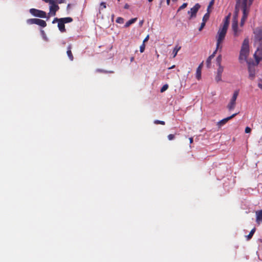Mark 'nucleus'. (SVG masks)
<instances>
[{"mask_svg":"<svg viewBox=\"0 0 262 262\" xmlns=\"http://www.w3.org/2000/svg\"><path fill=\"white\" fill-rule=\"evenodd\" d=\"M235 2L234 14H236L238 16L240 10L243 12H249L250 7L252 4V3H250V0H235Z\"/></svg>","mask_w":262,"mask_h":262,"instance_id":"2","label":"nucleus"},{"mask_svg":"<svg viewBox=\"0 0 262 262\" xmlns=\"http://www.w3.org/2000/svg\"><path fill=\"white\" fill-rule=\"evenodd\" d=\"M173 2H176L177 0H172Z\"/></svg>","mask_w":262,"mask_h":262,"instance_id":"52","label":"nucleus"},{"mask_svg":"<svg viewBox=\"0 0 262 262\" xmlns=\"http://www.w3.org/2000/svg\"><path fill=\"white\" fill-rule=\"evenodd\" d=\"M203 65V62H202L199 66L198 67L196 72V78L199 80L201 77V70Z\"/></svg>","mask_w":262,"mask_h":262,"instance_id":"16","label":"nucleus"},{"mask_svg":"<svg viewBox=\"0 0 262 262\" xmlns=\"http://www.w3.org/2000/svg\"><path fill=\"white\" fill-rule=\"evenodd\" d=\"M60 20H62L63 23H69L73 21V18L70 17L61 18Z\"/></svg>","mask_w":262,"mask_h":262,"instance_id":"24","label":"nucleus"},{"mask_svg":"<svg viewBox=\"0 0 262 262\" xmlns=\"http://www.w3.org/2000/svg\"><path fill=\"white\" fill-rule=\"evenodd\" d=\"M254 42L262 40V26L258 27L254 29Z\"/></svg>","mask_w":262,"mask_h":262,"instance_id":"6","label":"nucleus"},{"mask_svg":"<svg viewBox=\"0 0 262 262\" xmlns=\"http://www.w3.org/2000/svg\"><path fill=\"white\" fill-rule=\"evenodd\" d=\"M241 49L249 51V40L248 38H245L244 40Z\"/></svg>","mask_w":262,"mask_h":262,"instance_id":"14","label":"nucleus"},{"mask_svg":"<svg viewBox=\"0 0 262 262\" xmlns=\"http://www.w3.org/2000/svg\"><path fill=\"white\" fill-rule=\"evenodd\" d=\"M72 45H69L68 46V48H67V55L69 58V59L71 60V61H73L74 60V56L73 55V54L72 53Z\"/></svg>","mask_w":262,"mask_h":262,"instance_id":"15","label":"nucleus"},{"mask_svg":"<svg viewBox=\"0 0 262 262\" xmlns=\"http://www.w3.org/2000/svg\"><path fill=\"white\" fill-rule=\"evenodd\" d=\"M222 60V55L220 54L217 57V58L216 59V64H217V66H222L221 65Z\"/></svg>","mask_w":262,"mask_h":262,"instance_id":"26","label":"nucleus"},{"mask_svg":"<svg viewBox=\"0 0 262 262\" xmlns=\"http://www.w3.org/2000/svg\"><path fill=\"white\" fill-rule=\"evenodd\" d=\"M230 16L231 14L229 13L227 16L225 17L223 20V25L220 26V28L217 31L216 36V49H221L222 48V46H221V45L225 38L229 25Z\"/></svg>","mask_w":262,"mask_h":262,"instance_id":"1","label":"nucleus"},{"mask_svg":"<svg viewBox=\"0 0 262 262\" xmlns=\"http://www.w3.org/2000/svg\"><path fill=\"white\" fill-rule=\"evenodd\" d=\"M170 0H166V3L167 5H169Z\"/></svg>","mask_w":262,"mask_h":262,"instance_id":"47","label":"nucleus"},{"mask_svg":"<svg viewBox=\"0 0 262 262\" xmlns=\"http://www.w3.org/2000/svg\"><path fill=\"white\" fill-rule=\"evenodd\" d=\"M174 138V135H173V134H169V135L168 136V139L169 140H173Z\"/></svg>","mask_w":262,"mask_h":262,"instance_id":"39","label":"nucleus"},{"mask_svg":"<svg viewBox=\"0 0 262 262\" xmlns=\"http://www.w3.org/2000/svg\"><path fill=\"white\" fill-rule=\"evenodd\" d=\"M134 57H132V58H130V61H133L134 60Z\"/></svg>","mask_w":262,"mask_h":262,"instance_id":"49","label":"nucleus"},{"mask_svg":"<svg viewBox=\"0 0 262 262\" xmlns=\"http://www.w3.org/2000/svg\"><path fill=\"white\" fill-rule=\"evenodd\" d=\"M249 51L241 50L239 59L240 60H246L249 55Z\"/></svg>","mask_w":262,"mask_h":262,"instance_id":"12","label":"nucleus"},{"mask_svg":"<svg viewBox=\"0 0 262 262\" xmlns=\"http://www.w3.org/2000/svg\"><path fill=\"white\" fill-rule=\"evenodd\" d=\"M154 123L156 124H161V125H165V123L163 121H160L158 120H156L154 121Z\"/></svg>","mask_w":262,"mask_h":262,"instance_id":"31","label":"nucleus"},{"mask_svg":"<svg viewBox=\"0 0 262 262\" xmlns=\"http://www.w3.org/2000/svg\"><path fill=\"white\" fill-rule=\"evenodd\" d=\"M253 0H250V3H253Z\"/></svg>","mask_w":262,"mask_h":262,"instance_id":"51","label":"nucleus"},{"mask_svg":"<svg viewBox=\"0 0 262 262\" xmlns=\"http://www.w3.org/2000/svg\"><path fill=\"white\" fill-rule=\"evenodd\" d=\"M118 1H119H119H120V0H118Z\"/></svg>","mask_w":262,"mask_h":262,"instance_id":"53","label":"nucleus"},{"mask_svg":"<svg viewBox=\"0 0 262 262\" xmlns=\"http://www.w3.org/2000/svg\"><path fill=\"white\" fill-rule=\"evenodd\" d=\"M36 25H38L39 26H41L42 27H45L47 26V23L43 20L37 18L36 22Z\"/></svg>","mask_w":262,"mask_h":262,"instance_id":"19","label":"nucleus"},{"mask_svg":"<svg viewBox=\"0 0 262 262\" xmlns=\"http://www.w3.org/2000/svg\"><path fill=\"white\" fill-rule=\"evenodd\" d=\"M30 12L33 15L36 16V17H40V18H46L47 17V14H46V12L42 11V10L32 8V9H30Z\"/></svg>","mask_w":262,"mask_h":262,"instance_id":"7","label":"nucleus"},{"mask_svg":"<svg viewBox=\"0 0 262 262\" xmlns=\"http://www.w3.org/2000/svg\"><path fill=\"white\" fill-rule=\"evenodd\" d=\"M214 3V0H211L210 2L209 5L208 6V7H207V12H210L209 10L211 8V7L213 5Z\"/></svg>","mask_w":262,"mask_h":262,"instance_id":"30","label":"nucleus"},{"mask_svg":"<svg viewBox=\"0 0 262 262\" xmlns=\"http://www.w3.org/2000/svg\"><path fill=\"white\" fill-rule=\"evenodd\" d=\"M258 86L262 89V79H259L258 83Z\"/></svg>","mask_w":262,"mask_h":262,"instance_id":"41","label":"nucleus"},{"mask_svg":"<svg viewBox=\"0 0 262 262\" xmlns=\"http://www.w3.org/2000/svg\"><path fill=\"white\" fill-rule=\"evenodd\" d=\"M116 22L118 24H123L124 23V19L122 17H118L116 19Z\"/></svg>","mask_w":262,"mask_h":262,"instance_id":"32","label":"nucleus"},{"mask_svg":"<svg viewBox=\"0 0 262 262\" xmlns=\"http://www.w3.org/2000/svg\"><path fill=\"white\" fill-rule=\"evenodd\" d=\"M238 113H235V114H233V115H232L231 116H229V117H228L226 118H224L221 120H220V121H219L217 122V126L220 127H221L222 126L224 125V124H225L229 120L232 119L233 118H234L235 116L237 115Z\"/></svg>","mask_w":262,"mask_h":262,"instance_id":"9","label":"nucleus"},{"mask_svg":"<svg viewBox=\"0 0 262 262\" xmlns=\"http://www.w3.org/2000/svg\"><path fill=\"white\" fill-rule=\"evenodd\" d=\"M218 49H215V50L214 51V52L213 53V54L212 55H211L210 56H209L208 58L206 60V66L208 68H209L211 66V60L214 57V55L215 54H216V51Z\"/></svg>","mask_w":262,"mask_h":262,"instance_id":"13","label":"nucleus"},{"mask_svg":"<svg viewBox=\"0 0 262 262\" xmlns=\"http://www.w3.org/2000/svg\"><path fill=\"white\" fill-rule=\"evenodd\" d=\"M216 73L222 74L224 71V67L222 66H218Z\"/></svg>","mask_w":262,"mask_h":262,"instance_id":"28","label":"nucleus"},{"mask_svg":"<svg viewBox=\"0 0 262 262\" xmlns=\"http://www.w3.org/2000/svg\"><path fill=\"white\" fill-rule=\"evenodd\" d=\"M210 12H207L203 16V19H202V21H205V22H206L209 18V16H210Z\"/></svg>","mask_w":262,"mask_h":262,"instance_id":"25","label":"nucleus"},{"mask_svg":"<svg viewBox=\"0 0 262 262\" xmlns=\"http://www.w3.org/2000/svg\"><path fill=\"white\" fill-rule=\"evenodd\" d=\"M149 39V35H147L145 38L143 40V43H144L145 44V42L147 41Z\"/></svg>","mask_w":262,"mask_h":262,"instance_id":"44","label":"nucleus"},{"mask_svg":"<svg viewBox=\"0 0 262 262\" xmlns=\"http://www.w3.org/2000/svg\"><path fill=\"white\" fill-rule=\"evenodd\" d=\"M206 22H205V21H202V23H201V26L200 27L199 29V30L200 31H202V29L204 28V27H205V24H206Z\"/></svg>","mask_w":262,"mask_h":262,"instance_id":"37","label":"nucleus"},{"mask_svg":"<svg viewBox=\"0 0 262 262\" xmlns=\"http://www.w3.org/2000/svg\"><path fill=\"white\" fill-rule=\"evenodd\" d=\"M249 77L253 80L255 76V69L254 66L249 65L248 67Z\"/></svg>","mask_w":262,"mask_h":262,"instance_id":"11","label":"nucleus"},{"mask_svg":"<svg viewBox=\"0 0 262 262\" xmlns=\"http://www.w3.org/2000/svg\"><path fill=\"white\" fill-rule=\"evenodd\" d=\"M58 27L61 32H65L66 31L64 23H63L62 20H60V21L58 23Z\"/></svg>","mask_w":262,"mask_h":262,"instance_id":"18","label":"nucleus"},{"mask_svg":"<svg viewBox=\"0 0 262 262\" xmlns=\"http://www.w3.org/2000/svg\"><path fill=\"white\" fill-rule=\"evenodd\" d=\"M181 47L178 45L176 46V47L174 48L173 51H172L173 58L176 56L178 51L181 49Z\"/></svg>","mask_w":262,"mask_h":262,"instance_id":"21","label":"nucleus"},{"mask_svg":"<svg viewBox=\"0 0 262 262\" xmlns=\"http://www.w3.org/2000/svg\"><path fill=\"white\" fill-rule=\"evenodd\" d=\"M238 93H239L238 90H236L234 92L233 96H232L229 103H228V104L227 106V107L228 109V110L231 111L235 108V105H236V100L237 97L238 95Z\"/></svg>","mask_w":262,"mask_h":262,"instance_id":"5","label":"nucleus"},{"mask_svg":"<svg viewBox=\"0 0 262 262\" xmlns=\"http://www.w3.org/2000/svg\"><path fill=\"white\" fill-rule=\"evenodd\" d=\"M174 67H175V66L173 65L172 66H171V67L169 68L168 69H172L174 68Z\"/></svg>","mask_w":262,"mask_h":262,"instance_id":"48","label":"nucleus"},{"mask_svg":"<svg viewBox=\"0 0 262 262\" xmlns=\"http://www.w3.org/2000/svg\"><path fill=\"white\" fill-rule=\"evenodd\" d=\"M145 48V45L144 43H142V44L140 47V51L141 53H143Z\"/></svg>","mask_w":262,"mask_h":262,"instance_id":"36","label":"nucleus"},{"mask_svg":"<svg viewBox=\"0 0 262 262\" xmlns=\"http://www.w3.org/2000/svg\"><path fill=\"white\" fill-rule=\"evenodd\" d=\"M59 9V6L56 4L55 2L50 6V13H49V15H51L52 16L55 15L56 11H57Z\"/></svg>","mask_w":262,"mask_h":262,"instance_id":"10","label":"nucleus"},{"mask_svg":"<svg viewBox=\"0 0 262 262\" xmlns=\"http://www.w3.org/2000/svg\"><path fill=\"white\" fill-rule=\"evenodd\" d=\"M187 6V3H183L182 5H181L178 9V12L180 11L181 10L185 8Z\"/></svg>","mask_w":262,"mask_h":262,"instance_id":"35","label":"nucleus"},{"mask_svg":"<svg viewBox=\"0 0 262 262\" xmlns=\"http://www.w3.org/2000/svg\"><path fill=\"white\" fill-rule=\"evenodd\" d=\"M254 43L255 46H257V49L254 54V57L257 64H258L262 59V40L254 42Z\"/></svg>","mask_w":262,"mask_h":262,"instance_id":"3","label":"nucleus"},{"mask_svg":"<svg viewBox=\"0 0 262 262\" xmlns=\"http://www.w3.org/2000/svg\"><path fill=\"white\" fill-rule=\"evenodd\" d=\"M60 21V18H58L56 17V18H54V19H53L52 23L55 24L57 22H58V23Z\"/></svg>","mask_w":262,"mask_h":262,"instance_id":"40","label":"nucleus"},{"mask_svg":"<svg viewBox=\"0 0 262 262\" xmlns=\"http://www.w3.org/2000/svg\"><path fill=\"white\" fill-rule=\"evenodd\" d=\"M189 139L190 143H192L193 142V138L192 137H190V138H189Z\"/></svg>","mask_w":262,"mask_h":262,"instance_id":"46","label":"nucleus"},{"mask_svg":"<svg viewBox=\"0 0 262 262\" xmlns=\"http://www.w3.org/2000/svg\"><path fill=\"white\" fill-rule=\"evenodd\" d=\"M37 18H30L27 20V24L29 25L36 24Z\"/></svg>","mask_w":262,"mask_h":262,"instance_id":"27","label":"nucleus"},{"mask_svg":"<svg viewBox=\"0 0 262 262\" xmlns=\"http://www.w3.org/2000/svg\"><path fill=\"white\" fill-rule=\"evenodd\" d=\"M215 79L217 82L222 81V74L216 73Z\"/></svg>","mask_w":262,"mask_h":262,"instance_id":"29","label":"nucleus"},{"mask_svg":"<svg viewBox=\"0 0 262 262\" xmlns=\"http://www.w3.org/2000/svg\"><path fill=\"white\" fill-rule=\"evenodd\" d=\"M232 29L235 37L238 36L242 31V30L238 29V16L236 14H234L233 16L232 23Z\"/></svg>","mask_w":262,"mask_h":262,"instance_id":"4","label":"nucleus"},{"mask_svg":"<svg viewBox=\"0 0 262 262\" xmlns=\"http://www.w3.org/2000/svg\"><path fill=\"white\" fill-rule=\"evenodd\" d=\"M137 19V18H132L131 19L129 20L128 21H127L126 23V24L124 25V27L125 28L128 27L130 25H131L132 24L135 23Z\"/></svg>","mask_w":262,"mask_h":262,"instance_id":"20","label":"nucleus"},{"mask_svg":"<svg viewBox=\"0 0 262 262\" xmlns=\"http://www.w3.org/2000/svg\"><path fill=\"white\" fill-rule=\"evenodd\" d=\"M153 1H154V0H148V1L149 2H152Z\"/></svg>","mask_w":262,"mask_h":262,"instance_id":"50","label":"nucleus"},{"mask_svg":"<svg viewBox=\"0 0 262 262\" xmlns=\"http://www.w3.org/2000/svg\"><path fill=\"white\" fill-rule=\"evenodd\" d=\"M97 72H100V73H114L113 71H105V70H104L102 69H97Z\"/></svg>","mask_w":262,"mask_h":262,"instance_id":"34","label":"nucleus"},{"mask_svg":"<svg viewBox=\"0 0 262 262\" xmlns=\"http://www.w3.org/2000/svg\"><path fill=\"white\" fill-rule=\"evenodd\" d=\"M58 4H62L65 2V0H55Z\"/></svg>","mask_w":262,"mask_h":262,"instance_id":"43","label":"nucleus"},{"mask_svg":"<svg viewBox=\"0 0 262 262\" xmlns=\"http://www.w3.org/2000/svg\"><path fill=\"white\" fill-rule=\"evenodd\" d=\"M255 230H256V229L255 228H253L251 231L250 232L249 234L246 236V237H247V239L248 241L250 240L253 236L254 233H255Z\"/></svg>","mask_w":262,"mask_h":262,"instance_id":"23","label":"nucleus"},{"mask_svg":"<svg viewBox=\"0 0 262 262\" xmlns=\"http://www.w3.org/2000/svg\"><path fill=\"white\" fill-rule=\"evenodd\" d=\"M256 221L258 222L259 221H262V209L260 211L256 212Z\"/></svg>","mask_w":262,"mask_h":262,"instance_id":"22","label":"nucleus"},{"mask_svg":"<svg viewBox=\"0 0 262 262\" xmlns=\"http://www.w3.org/2000/svg\"><path fill=\"white\" fill-rule=\"evenodd\" d=\"M249 13V12H243V16L240 22V26L241 27L244 26L245 22L247 18Z\"/></svg>","mask_w":262,"mask_h":262,"instance_id":"17","label":"nucleus"},{"mask_svg":"<svg viewBox=\"0 0 262 262\" xmlns=\"http://www.w3.org/2000/svg\"><path fill=\"white\" fill-rule=\"evenodd\" d=\"M129 5L127 4H126L125 5H124V9H127L129 8Z\"/></svg>","mask_w":262,"mask_h":262,"instance_id":"45","label":"nucleus"},{"mask_svg":"<svg viewBox=\"0 0 262 262\" xmlns=\"http://www.w3.org/2000/svg\"><path fill=\"white\" fill-rule=\"evenodd\" d=\"M200 7V5L197 3L188 11V14L189 15V19L196 17V13Z\"/></svg>","mask_w":262,"mask_h":262,"instance_id":"8","label":"nucleus"},{"mask_svg":"<svg viewBox=\"0 0 262 262\" xmlns=\"http://www.w3.org/2000/svg\"><path fill=\"white\" fill-rule=\"evenodd\" d=\"M168 84H166L164 85L161 89L160 92L161 93L165 92L168 89Z\"/></svg>","mask_w":262,"mask_h":262,"instance_id":"33","label":"nucleus"},{"mask_svg":"<svg viewBox=\"0 0 262 262\" xmlns=\"http://www.w3.org/2000/svg\"><path fill=\"white\" fill-rule=\"evenodd\" d=\"M106 7V3H104V2L101 3V4H100V9H101L105 8Z\"/></svg>","mask_w":262,"mask_h":262,"instance_id":"38","label":"nucleus"},{"mask_svg":"<svg viewBox=\"0 0 262 262\" xmlns=\"http://www.w3.org/2000/svg\"><path fill=\"white\" fill-rule=\"evenodd\" d=\"M245 131L246 133H250L251 131V129L249 127H246Z\"/></svg>","mask_w":262,"mask_h":262,"instance_id":"42","label":"nucleus"}]
</instances>
